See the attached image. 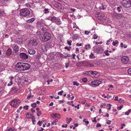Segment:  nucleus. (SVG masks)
<instances>
[{
    "mask_svg": "<svg viewBox=\"0 0 131 131\" xmlns=\"http://www.w3.org/2000/svg\"><path fill=\"white\" fill-rule=\"evenodd\" d=\"M28 53L30 54H34L36 52L33 49L28 48Z\"/></svg>",
    "mask_w": 131,
    "mask_h": 131,
    "instance_id": "ddd939ff",
    "label": "nucleus"
},
{
    "mask_svg": "<svg viewBox=\"0 0 131 131\" xmlns=\"http://www.w3.org/2000/svg\"><path fill=\"white\" fill-rule=\"evenodd\" d=\"M29 106L28 105H26L24 106L23 107V108L24 109H25L26 110H27L28 109Z\"/></svg>",
    "mask_w": 131,
    "mask_h": 131,
    "instance_id": "de8ad7c7",
    "label": "nucleus"
},
{
    "mask_svg": "<svg viewBox=\"0 0 131 131\" xmlns=\"http://www.w3.org/2000/svg\"><path fill=\"white\" fill-rule=\"evenodd\" d=\"M118 43V41L117 40H115V41L113 42L112 43V45L114 46H115Z\"/></svg>",
    "mask_w": 131,
    "mask_h": 131,
    "instance_id": "2f4dec72",
    "label": "nucleus"
},
{
    "mask_svg": "<svg viewBox=\"0 0 131 131\" xmlns=\"http://www.w3.org/2000/svg\"><path fill=\"white\" fill-rule=\"evenodd\" d=\"M31 106L33 107H35L37 106V104L36 103H34L31 104Z\"/></svg>",
    "mask_w": 131,
    "mask_h": 131,
    "instance_id": "a19ab883",
    "label": "nucleus"
},
{
    "mask_svg": "<svg viewBox=\"0 0 131 131\" xmlns=\"http://www.w3.org/2000/svg\"><path fill=\"white\" fill-rule=\"evenodd\" d=\"M12 47L13 49V50L15 53L17 52L18 51V46L16 45H14V46H13Z\"/></svg>",
    "mask_w": 131,
    "mask_h": 131,
    "instance_id": "4468645a",
    "label": "nucleus"
},
{
    "mask_svg": "<svg viewBox=\"0 0 131 131\" xmlns=\"http://www.w3.org/2000/svg\"><path fill=\"white\" fill-rule=\"evenodd\" d=\"M6 131H15L13 128H10L8 129Z\"/></svg>",
    "mask_w": 131,
    "mask_h": 131,
    "instance_id": "a18cd8bd",
    "label": "nucleus"
},
{
    "mask_svg": "<svg viewBox=\"0 0 131 131\" xmlns=\"http://www.w3.org/2000/svg\"><path fill=\"white\" fill-rule=\"evenodd\" d=\"M102 50V51H103V49L101 48H99L97 49V51L98 52H100V50Z\"/></svg>",
    "mask_w": 131,
    "mask_h": 131,
    "instance_id": "3c124183",
    "label": "nucleus"
},
{
    "mask_svg": "<svg viewBox=\"0 0 131 131\" xmlns=\"http://www.w3.org/2000/svg\"><path fill=\"white\" fill-rule=\"evenodd\" d=\"M73 85H74L78 86L79 85V84L77 81H74L73 82Z\"/></svg>",
    "mask_w": 131,
    "mask_h": 131,
    "instance_id": "72a5a7b5",
    "label": "nucleus"
},
{
    "mask_svg": "<svg viewBox=\"0 0 131 131\" xmlns=\"http://www.w3.org/2000/svg\"><path fill=\"white\" fill-rule=\"evenodd\" d=\"M91 71H86L84 73V74L86 75L91 76Z\"/></svg>",
    "mask_w": 131,
    "mask_h": 131,
    "instance_id": "cd10ccee",
    "label": "nucleus"
},
{
    "mask_svg": "<svg viewBox=\"0 0 131 131\" xmlns=\"http://www.w3.org/2000/svg\"><path fill=\"white\" fill-rule=\"evenodd\" d=\"M121 2L122 6L125 8L131 7V0H122Z\"/></svg>",
    "mask_w": 131,
    "mask_h": 131,
    "instance_id": "20e7f679",
    "label": "nucleus"
},
{
    "mask_svg": "<svg viewBox=\"0 0 131 131\" xmlns=\"http://www.w3.org/2000/svg\"><path fill=\"white\" fill-rule=\"evenodd\" d=\"M76 45L77 46H80L82 45V44L81 43L79 44V43H77L76 44Z\"/></svg>",
    "mask_w": 131,
    "mask_h": 131,
    "instance_id": "680f3d73",
    "label": "nucleus"
},
{
    "mask_svg": "<svg viewBox=\"0 0 131 131\" xmlns=\"http://www.w3.org/2000/svg\"><path fill=\"white\" fill-rule=\"evenodd\" d=\"M67 125L66 124H65V125H62V127L63 128L65 127V128H67Z\"/></svg>",
    "mask_w": 131,
    "mask_h": 131,
    "instance_id": "774afa93",
    "label": "nucleus"
},
{
    "mask_svg": "<svg viewBox=\"0 0 131 131\" xmlns=\"http://www.w3.org/2000/svg\"><path fill=\"white\" fill-rule=\"evenodd\" d=\"M96 126L97 127H101V125L100 123H98L96 125Z\"/></svg>",
    "mask_w": 131,
    "mask_h": 131,
    "instance_id": "13d9d810",
    "label": "nucleus"
},
{
    "mask_svg": "<svg viewBox=\"0 0 131 131\" xmlns=\"http://www.w3.org/2000/svg\"><path fill=\"white\" fill-rule=\"evenodd\" d=\"M90 48L91 46L89 44H88V45H86L85 46V49L86 50L90 49Z\"/></svg>",
    "mask_w": 131,
    "mask_h": 131,
    "instance_id": "bb28decb",
    "label": "nucleus"
},
{
    "mask_svg": "<svg viewBox=\"0 0 131 131\" xmlns=\"http://www.w3.org/2000/svg\"><path fill=\"white\" fill-rule=\"evenodd\" d=\"M112 97V96L109 95L108 94H107L106 96H105L104 98H107V99H109Z\"/></svg>",
    "mask_w": 131,
    "mask_h": 131,
    "instance_id": "ea45409f",
    "label": "nucleus"
},
{
    "mask_svg": "<svg viewBox=\"0 0 131 131\" xmlns=\"http://www.w3.org/2000/svg\"><path fill=\"white\" fill-rule=\"evenodd\" d=\"M98 72L95 71H91V76L94 77H97L99 76Z\"/></svg>",
    "mask_w": 131,
    "mask_h": 131,
    "instance_id": "f8f14e48",
    "label": "nucleus"
},
{
    "mask_svg": "<svg viewBox=\"0 0 131 131\" xmlns=\"http://www.w3.org/2000/svg\"><path fill=\"white\" fill-rule=\"evenodd\" d=\"M51 38V35L50 33L45 32L42 37L40 38V39L42 41H46L50 39Z\"/></svg>",
    "mask_w": 131,
    "mask_h": 131,
    "instance_id": "f03ea898",
    "label": "nucleus"
},
{
    "mask_svg": "<svg viewBox=\"0 0 131 131\" xmlns=\"http://www.w3.org/2000/svg\"><path fill=\"white\" fill-rule=\"evenodd\" d=\"M90 32V31H85V34L86 35H88L89 33Z\"/></svg>",
    "mask_w": 131,
    "mask_h": 131,
    "instance_id": "4d7b16f0",
    "label": "nucleus"
},
{
    "mask_svg": "<svg viewBox=\"0 0 131 131\" xmlns=\"http://www.w3.org/2000/svg\"><path fill=\"white\" fill-rule=\"evenodd\" d=\"M51 21L55 23L57 25H59L61 24L62 22L60 19L57 18L54 16L51 17Z\"/></svg>",
    "mask_w": 131,
    "mask_h": 131,
    "instance_id": "423d86ee",
    "label": "nucleus"
},
{
    "mask_svg": "<svg viewBox=\"0 0 131 131\" xmlns=\"http://www.w3.org/2000/svg\"><path fill=\"white\" fill-rule=\"evenodd\" d=\"M113 60L112 59H110V60H107V62H108V63H109V64H110V62H111V63L110 64L111 65H112V64L113 63V62H112H112L111 61H113Z\"/></svg>",
    "mask_w": 131,
    "mask_h": 131,
    "instance_id": "f704fd0d",
    "label": "nucleus"
},
{
    "mask_svg": "<svg viewBox=\"0 0 131 131\" xmlns=\"http://www.w3.org/2000/svg\"><path fill=\"white\" fill-rule=\"evenodd\" d=\"M72 42V40H70L69 41H68L67 43L69 46H70L71 45V43Z\"/></svg>",
    "mask_w": 131,
    "mask_h": 131,
    "instance_id": "c03bdc74",
    "label": "nucleus"
},
{
    "mask_svg": "<svg viewBox=\"0 0 131 131\" xmlns=\"http://www.w3.org/2000/svg\"><path fill=\"white\" fill-rule=\"evenodd\" d=\"M12 53V51L11 49L8 48L6 51V54L7 56H11Z\"/></svg>",
    "mask_w": 131,
    "mask_h": 131,
    "instance_id": "dca6fc26",
    "label": "nucleus"
},
{
    "mask_svg": "<svg viewBox=\"0 0 131 131\" xmlns=\"http://www.w3.org/2000/svg\"><path fill=\"white\" fill-rule=\"evenodd\" d=\"M86 119H84L83 120V121L84 122H85L86 124H88L89 123V122L88 121H84L85 120H86Z\"/></svg>",
    "mask_w": 131,
    "mask_h": 131,
    "instance_id": "69168bd1",
    "label": "nucleus"
},
{
    "mask_svg": "<svg viewBox=\"0 0 131 131\" xmlns=\"http://www.w3.org/2000/svg\"><path fill=\"white\" fill-rule=\"evenodd\" d=\"M53 81L52 79H51L50 80H48L47 81V82L48 84H49V83L50 82H52Z\"/></svg>",
    "mask_w": 131,
    "mask_h": 131,
    "instance_id": "603ef678",
    "label": "nucleus"
},
{
    "mask_svg": "<svg viewBox=\"0 0 131 131\" xmlns=\"http://www.w3.org/2000/svg\"><path fill=\"white\" fill-rule=\"evenodd\" d=\"M131 111V110L130 109H129L128 110V111L125 112V115H128L130 113Z\"/></svg>",
    "mask_w": 131,
    "mask_h": 131,
    "instance_id": "c756f323",
    "label": "nucleus"
},
{
    "mask_svg": "<svg viewBox=\"0 0 131 131\" xmlns=\"http://www.w3.org/2000/svg\"><path fill=\"white\" fill-rule=\"evenodd\" d=\"M93 36H94L93 38L94 39H97L98 37V36L96 34L93 35Z\"/></svg>",
    "mask_w": 131,
    "mask_h": 131,
    "instance_id": "4c0bfd02",
    "label": "nucleus"
},
{
    "mask_svg": "<svg viewBox=\"0 0 131 131\" xmlns=\"http://www.w3.org/2000/svg\"><path fill=\"white\" fill-rule=\"evenodd\" d=\"M37 116H39L41 114V111H39L38 112H37Z\"/></svg>",
    "mask_w": 131,
    "mask_h": 131,
    "instance_id": "09e8293b",
    "label": "nucleus"
},
{
    "mask_svg": "<svg viewBox=\"0 0 131 131\" xmlns=\"http://www.w3.org/2000/svg\"><path fill=\"white\" fill-rule=\"evenodd\" d=\"M73 37L74 39H77L78 37V35L77 34H74L73 35Z\"/></svg>",
    "mask_w": 131,
    "mask_h": 131,
    "instance_id": "58836bf2",
    "label": "nucleus"
},
{
    "mask_svg": "<svg viewBox=\"0 0 131 131\" xmlns=\"http://www.w3.org/2000/svg\"><path fill=\"white\" fill-rule=\"evenodd\" d=\"M128 73L131 75V68L129 69L128 71Z\"/></svg>",
    "mask_w": 131,
    "mask_h": 131,
    "instance_id": "bf43d9fd",
    "label": "nucleus"
},
{
    "mask_svg": "<svg viewBox=\"0 0 131 131\" xmlns=\"http://www.w3.org/2000/svg\"><path fill=\"white\" fill-rule=\"evenodd\" d=\"M41 50L43 52L47 50L46 46L44 44H42L41 46Z\"/></svg>",
    "mask_w": 131,
    "mask_h": 131,
    "instance_id": "a211bd4d",
    "label": "nucleus"
},
{
    "mask_svg": "<svg viewBox=\"0 0 131 131\" xmlns=\"http://www.w3.org/2000/svg\"><path fill=\"white\" fill-rule=\"evenodd\" d=\"M34 96V95H28L27 96V98L28 99H30L31 97H32Z\"/></svg>",
    "mask_w": 131,
    "mask_h": 131,
    "instance_id": "37998d69",
    "label": "nucleus"
},
{
    "mask_svg": "<svg viewBox=\"0 0 131 131\" xmlns=\"http://www.w3.org/2000/svg\"><path fill=\"white\" fill-rule=\"evenodd\" d=\"M51 116L52 117V118H54L55 117L56 119H59L61 117L59 114L56 113L51 114Z\"/></svg>",
    "mask_w": 131,
    "mask_h": 131,
    "instance_id": "2eb2a0df",
    "label": "nucleus"
},
{
    "mask_svg": "<svg viewBox=\"0 0 131 131\" xmlns=\"http://www.w3.org/2000/svg\"><path fill=\"white\" fill-rule=\"evenodd\" d=\"M42 32L41 31L39 30H38L36 33V35L40 39L41 37H42Z\"/></svg>",
    "mask_w": 131,
    "mask_h": 131,
    "instance_id": "f3484780",
    "label": "nucleus"
},
{
    "mask_svg": "<svg viewBox=\"0 0 131 131\" xmlns=\"http://www.w3.org/2000/svg\"><path fill=\"white\" fill-rule=\"evenodd\" d=\"M63 90H62L60 92H59L58 93V95H62V93H63Z\"/></svg>",
    "mask_w": 131,
    "mask_h": 131,
    "instance_id": "79ce46f5",
    "label": "nucleus"
},
{
    "mask_svg": "<svg viewBox=\"0 0 131 131\" xmlns=\"http://www.w3.org/2000/svg\"><path fill=\"white\" fill-rule=\"evenodd\" d=\"M121 7H118L117 8V9L118 10V12H120L121 11Z\"/></svg>",
    "mask_w": 131,
    "mask_h": 131,
    "instance_id": "8fccbe9b",
    "label": "nucleus"
},
{
    "mask_svg": "<svg viewBox=\"0 0 131 131\" xmlns=\"http://www.w3.org/2000/svg\"><path fill=\"white\" fill-rule=\"evenodd\" d=\"M111 15L113 18H117L118 19H121L122 17V14L117 13L116 12H114L112 13Z\"/></svg>",
    "mask_w": 131,
    "mask_h": 131,
    "instance_id": "6e6552de",
    "label": "nucleus"
},
{
    "mask_svg": "<svg viewBox=\"0 0 131 131\" xmlns=\"http://www.w3.org/2000/svg\"><path fill=\"white\" fill-rule=\"evenodd\" d=\"M102 80H94L91 82V83L93 87H96L98 86L101 83Z\"/></svg>",
    "mask_w": 131,
    "mask_h": 131,
    "instance_id": "0eeeda50",
    "label": "nucleus"
},
{
    "mask_svg": "<svg viewBox=\"0 0 131 131\" xmlns=\"http://www.w3.org/2000/svg\"><path fill=\"white\" fill-rule=\"evenodd\" d=\"M82 81L84 83H86L87 82L88 79L84 77L82 78Z\"/></svg>",
    "mask_w": 131,
    "mask_h": 131,
    "instance_id": "7c9ffc66",
    "label": "nucleus"
},
{
    "mask_svg": "<svg viewBox=\"0 0 131 131\" xmlns=\"http://www.w3.org/2000/svg\"><path fill=\"white\" fill-rule=\"evenodd\" d=\"M108 106L109 107L108 108V109L109 110H110L111 108V105L110 104H108Z\"/></svg>",
    "mask_w": 131,
    "mask_h": 131,
    "instance_id": "052dcab7",
    "label": "nucleus"
},
{
    "mask_svg": "<svg viewBox=\"0 0 131 131\" xmlns=\"http://www.w3.org/2000/svg\"><path fill=\"white\" fill-rule=\"evenodd\" d=\"M123 106L122 105H121L119 107H117V109L118 110H121L122 108L123 107Z\"/></svg>",
    "mask_w": 131,
    "mask_h": 131,
    "instance_id": "c9c22d12",
    "label": "nucleus"
},
{
    "mask_svg": "<svg viewBox=\"0 0 131 131\" xmlns=\"http://www.w3.org/2000/svg\"><path fill=\"white\" fill-rule=\"evenodd\" d=\"M56 54L58 56L60 57L61 58H64V55L60 53H57Z\"/></svg>",
    "mask_w": 131,
    "mask_h": 131,
    "instance_id": "393cba45",
    "label": "nucleus"
},
{
    "mask_svg": "<svg viewBox=\"0 0 131 131\" xmlns=\"http://www.w3.org/2000/svg\"><path fill=\"white\" fill-rule=\"evenodd\" d=\"M89 58L90 59H94L95 58V57L93 53H91L90 55Z\"/></svg>",
    "mask_w": 131,
    "mask_h": 131,
    "instance_id": "c85d7f7f",
    "label": "nucleus"
},
{
    "mask_svg": "<svg viewBox=\"0 0 131 131\" xmlns=\"http://www.w3.org/2000/svg\"><path fill=\"white\" fill-rule=\"evenodd\" d=\"M31 26L28 24H26V28H29L31 27Z\"/></svg>",
    "mask_w": 131,
    "mask_h": 131,
    "instance_id": "0e129e2a",
    "label": "nucleus"
},
{
    "mask_svg": "<svg viewBox=\"0 0 131 131\" xmlns=\"http://www.w3.org/2000/svg\"><path fill=\"white\" fill-rule=\"evenodd\" d=\"M118 96H116L115 97V98L114 99V100L115 101H118Z\"/></svg>",
    "mask_w": 131,
    "mask_h": 131,
    "instance_id": "6e6d98bb",
    "label": "nucleus"
},
{
    "mask_svg": "<svg viewBox=\"0 0 131 131\" xmlns=\"http://www.w3.org/2000/svg\"><path fill=\"white\" fill-rule=\"evenodd\" d=\"M25 114L28 118H30L31 117H32L33 115L32 114H31L29 112L26 113Z\"/></svg>",
    "mask_w": 131,
    "mask_h": 131,
    "instance_id": "aec40b11",
    "label": "nucleus"
},
{
    "mask_svg": "<svg viewBox=\"0 0 131 131\" xmlns=\"http://www.w3.org/2000/svg\"><path fill=\"white\" fill-rule=\"evenodd\" d=\"M42 121H39L37 123V124L39 125V126H41V124L42 123Z\"/></svg>",
    "mask_w": 131,
    "mask_h": 131,
    "instance_id": "5fc2aeb1",
    "label": "nucleus"
},
{
    "mask_svg": "<svg viewBox=\"0 0 131 131\" xmlns=\"http://www.w3.org/2000/svg\"><path fill=\"white\" fill-rule=\"evenodd\" d=\"M37 45L36 40L35 39H31L28 43V45L30 47H32Z\"/></svg>",
    "mask_w": 131,
    "mask_h": 131,
    "instance_id": "9d476101",
    "label": "nucleus"
},
{
    "mask_svg": "<svg viewBox=\"0 0 131 131\" xmlns=\"http://www.w3.org/2000/svg\"><path fill=\"white\" fill-rule=\"evenodd\" d=\"M14 77L13 76H11L10 77V81L9 83L7 84L8 86H11L13 84V79Z\"/></svg>",
    "mask_w": 131,
    "mask_h": 131,
    "instance_id": "6ab92c4d",
    "label": "nucleus"
},
{
    "mask_svg": "<svg viewBox=\"0 0 131 131\" xmlns=\"http://www.w3.org/2000/svg\"><path fill=\"white\" fill-rule=\"evenodd\" d=\"M121 60L124 63L127 64L129 61V58L127 56L122 57L121 58Z\"/></svg>",
    "mask_w": 131,
    "mask_h": 131,
    "instance_id": "9b49d317",
    "label": "nucleus"
},
{
    "mask_svg": "<svg viewBox=\"0 0 131 131\" xmlns=\"http://www.w3.org/2000/svg\"><path fill=\"white\" fill-rule=\"evenodd\" d=\"M64 49H67L68 51H69L70 50V48H71V47H65L64 48Z\"/></svg>",
    "mask_w": 131,
    "mask_h": 131,
    "instance_id": "e433bc0d",
    "label": "nucleus"
},
{
    "mask_svg": "<svg viewBox=\"0 0 131 131\" xmlns=\"http://www.w3.org/2000/svg\"><path fill=\"white\" fill-rule=\"evenodd\" d=\"M41 30L43 31H46L47 29L46 28L43 27L41 28Z\"/></svg>",
    "mask_w": 131,
    "mask_h": 131,
    "instance_id": "864d4df0",
    "label": "nucleus"
},
{
    "mask_svg": "<svg viewBox=\"0 0 131 131\" xmlns=\"http://www.w3.org/2000/svg\"><path fill=\"white\" fill-rule=\"evenodd\" d=\"M20 58L23 60H26L28 58V55L24 52L20 53L19 54Z\"/></svg>",
    "mask_w": 131,
    "mask_h": 131,
    "instance_id": "1a4fd4ad",
    "label": "nucleus"
},
{
    "mask_svg": "<svg viewBox=\"0 0 131 131\" xmlns=\"http://www.w3.org/2000/svg\"><path fill=\"white\" fill-rule=\"evenodd\" d=\"M20 101L18 99H15L12 101L10 102L11 105L15 107H17L20 103Z\"/></svg>",
    "mask_w": 131,
    "mask_h": 131,
    "instance_id": "39448f33",
    "label": "nucleus"
},
{
    "mask_svg": "<svg viewBox=\"0 0 131 131\" xmlns=\"http://www.w3.org/2000/svg\"><path fill=\"white\" fill-rule=\"evenodd\" d=\"M37 25L39 27H41L44 26V24L41 22H38L37 23Z\"/></svg>",
    "mask_w": 131,
    "mask_h": 131,
    "instance_id": "412c9836",
    "label": "nucleus"
},
{
    "mask_svg": "<svg viewBox=\"0 0 131 131\" xmlns=\"http://www.w3.org/2000/svg\"><path fill=\"white\" fill-rule=\"evenodd\" d=\"M31 119L32 120V122L34 125L35 124L36 120H35V117L34 116H32L31 117Z\"/></svg>",
    "mask_w": 131,
    "mask_h": 131,
    "instance_id": "5701e85b",
    "label": "nucleus"
},
{
    "mask_svg": "<svg viewBox=\"0 0 131 131\" xmlns=\"http://www.w3.org/2000/svg\"><path fill=\"white\" fill-rule=\"evenodd\" d=\"M30 67L31 66L29 64L20 62H18L15 66L16 69L20 71L28 70Z\"/></svg>",
    "mask_w": 131,
    "mask_h": 131,
    "instance_id": "f257e3e1",
    "label": "nucleus"
},
{
    "mask_svg": "<svg viewBox=\"0 0 131 131\" xmlns=\"http://www.w3.org/2000/svg\"><path fill=\"white\" fill-rule=\"evenodd\" d=\"M30 14V12L27 8H26L21 9L20 12V15L24 17L29 16Z\"/></svg>",
    "mask_w": 131,
    "mask_h": 131,
    "instance_id": "7ed1b4c3",
    "label": "nucleus"
},
{
    "mask_svg": "<svg viewBox=\"0 0 131 131\" xmlns=\"http://www.w3.org/2000/svg\"><path fill=\"white\" fill-rule=\"evenodd\" d=\"M106 8V6L103 4H102L101 6H100L99 7V9H105Z\"/></svg>",
    "mask_w": 131,
    "mask_h": 131,
    "instance_id": "b1692460",
    "label": "nucleus"
},
{
    "mask_svg": "<svg viewBox=\"0 0 131 131\" xmlns=\"http://www.w3.org/2000/svg\"><path fill=\"white\" fill-rule=\"evenodd\" d=\"M44 10L45 11V14L48 13L49 12L48 11V9L47 8H45L44 9Z\"/></svg>",
    "mask_w": 131,
    "mask_h": 131,
    "instance_id": "49530a36",
    "label": "nucleus"
},
{
    "mask_svg": "<svg viewBox=\"0 0 131 131\" xmlns=\"http://www.w3.org/2000/svg\"><path fill=\"white\" fill-rule=\"evenodd\" d=\"M35 20V18H32L26 20V22L28 23H32Z\"/></svg>",
    "mask_w": 131,
    "mask_h": 131,
    "instance_id": "4be33fe9",
    "label": "nucleus"
},
{
    "mask_svg": "<svg viewBox=\"0 0 131 131\" xmlns=\"http://www.w3.org/2000/svg\"><path fill=\"white\" fill-rule=\"evenodd\" d=\"M109 52H111V51H109L108 50H105L104 52V53L105 54V55L107 56H109L110 55V54L109 53H108Z\"/></svg>",
    "mask_w": 131,
    "mask_h": 131,
    "instance_id": "a878e982",
    "label": "nucleus"
},
{
    "mask_svg": "<svg viewBox=\"0 0 131 131\" xmlns=\"http://www.w3.org/2000/svg\"><path fill=\"white\" fill-rule=\"evenodd\" d=\"M102 43V42L101 41H100V42H95V44L96 45H98L99 44H101Z\"/></svg>",
    "mask_w": 131,
    "mask_h": 131,
    "instance_id": "e2e57ef3",
    "label": "nucleus"
},
{
    "mask_svg": "<svg viewBox=\"0 0 131 131\" xmlns=\"http://www.w3.org/2000/svg\"><path fill=\"white\" fill-rule=\"evenodd\" d=\"M4 14V11L0 10V16H3Z\"/></svg>",
    "mask_w": 131,
    "mask_h": 131,
    "instance_id": "473e14b6",
    "label": "nucleus"
},
{
    "mask_svg": "<svg viewBox=\"0 0 131 131\" xmlns=\"http://www.w3.org/2000/svg\"><path fill=\"white\" fill-rule=\"evenodd\" d=\"M38 91L39 92V94L40 95H41L42 93V91L41 90H38Z\"/></svg>",
    "mask_w": 131,
    "mask_h": 131,
    "instance_id": "338daca9",
    "label": "nucleus"
}]
</instances>
